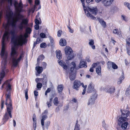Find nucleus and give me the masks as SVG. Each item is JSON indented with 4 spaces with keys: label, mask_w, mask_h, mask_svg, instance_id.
Listing matches in <instances>:
<instances>
[{
    "label": "nucleus",
    "mask_w": 130,
    "mask_h": 130,
    "mask_svg": "<svg viewBox=\"0 0 130 130\" xmlns=\"http://www.w3.org/2000/svg\"><path fill=\"white\" fill-rule=\"evenodd\" d=\"M40 47L41 48H45L46 47V45L45 43H42L40 44Z\"/></svg>",
    "instance_id": "ea45409f"
},
{
    "label": "nucleus",
    "mask_w": 130,
    "mask_h": 130,
    "mask_svg": "<svg viewBox=\"0 0 130 130\" xmlns=\"http://www.w3.org/2000/svg\"><path fill=\"white\" fill-rule=\"evenodd\" d=\"M51 91V88H48L47 90L46 91L45 93V95H47V93H48L50 92Z\"/></svg>",
    "instance_id": "a18cd8bd"
},
{
    "label": "nucleus",
    "mask_w": 130,
    "mask_h": 130,
    "mask_svg": "<svg viewBox=\"0 0 130 130\" xmlns=\"http://www.w3.org/2000/svg\"><path fill=\"white\" fill-rule=\"evenodd\" d=\"M62 31L60 30H59L57 32V36L58 37H60L61 36L62 34Z\"/></svg>",
    "instance_id": "de8ad7c7"
},
{
    "label": "nucleus",
    "mask_w": 130,
    "mask_h": 130,
    "mask_svg": "<svg viewBox=\"0 0 130 130\" xmlns=\"http://www.w3.org/2000/svg\"><path fill=\"white\" fill-rule=\"evenodd\" d=\"M3 13V12L2 11H1L0 12V19H1V18H2Z\"/></svg>",
    "instance_id": "0e129e2a"
},
{
    "label": "nucleus",
    "mask_w": 130,
    "mask_h": 130,
    "mask_svg": "<svg viewBox=\"0 0 130 130\" xmlns=\"http://www.w3.org/2000/svg\"><path fill=\"white\" fill-rule=\"evenodd\" d=\"M130 93V84L129 87L127 88L126 91V95L129 94Z\"/></svg>",
    "instance_id": "4c0bfd02"
},
{
    "label": "nucleus",
    "mask_w": 130,
    "mask_h": 130,
    "mask_svg": "<svg viewBox=\"0 0 130 130\" xmlns=\"http://www.w3.org/2000/svg\"><path fill=\"white\" fill-rule=\"evenodd\" d=\"M35 23L36 24L39 25V24H40V22L37 19H35Z\"/></svg>",
    "instance_id": "09e8293b"
},
{
    "label": "nucleus",
    "mask_w": 130,
    "mask_h": 130,
    "mask_svg": "<svg viewBox=\"0 0 130 130\" xmlns=\"http://www.w3.org/2000/svg\"><path fill=\"white\" fill-rule=\"evenodd\" d=\"M65 53L66 55H69L67 58L70 60L72 59L74 57V55L71 48L69 46H66L64 48Z\"/></svg>",
    "instance_id": "423d86ee"
},
{
    "label": "nucleus",
    "mask_w": 130,
    "mask_h": 130,
    "mask_svg": "<svg viewBox=\"0 0 130 130\" xmlns=\"http://www.w3.org/2000/svg\"><path fill=\"white\" fill-rule=\"evenodd\" d=\"M115 90V88L114 86L110 87L107 90V92L110 94L113 93Z\"/></svg>",
    "instance_id": "6ab92c4d"
},
{
    "label": "nucleus",
    "mask_w": 130,
    "mask_h": 130,
    "mask_svg": "<svg viewBox=\"0 0 130 130\" xmlns=\"http://www.w3.org/2000/svg\"><path fill=\"white\" fill-rule=\"evenodd\" d=\"M42 86V84L41 83H38L37 85V88L38 89L40 90Z\"/></svg>",
    "instance_id": "c9c22d12"
},
{
    "label": "nucleus",
    "mask_w": 130,
    "mask_h": 130,
    "mask_svg": "<svg viewBox=\"0 0 130 130\" xmlns=\"http://www.w3.org/2000/svg\"><path fill=\"white\" fill-rule=\"evenodd\" d=\"M28 34L26 32L25 33V34L24 35V36L26 38L28 36Z\"/></svg>",
    "instance_id": "338daca9"
},
{
    "label": "nucleus",
    "mask_w": 130,
    "mask_h": 130,
    "mask_svg": "<svg viewBox=\"0 0 130 130\" xmlns=\"http://www.w3.org/2000/svg\"><path fill=\"white\" fill-rule=\"evenodd\" d=\"M125 64L126 65H127L129 64L130 63V61H128L126 59L125 60Z\"/></svg>",
    "instance_id": "13d9d810"
},
{
    "label": "nucleus",
    "mask_w": 130,
    "mask_h": 130,
    "mask_svg": "<svg viewBox=\"0 0 130 130\" xmlns=\"http://www.w3.org/2000/svg\"><path fill=\"white\" fill-rule=\"evenodd\" d=\"M48 38L50 40L51 43H53L54 42V40L53 38L50 36L49 35Z\"/></svg>",
    "instance_id": "58836bf2"
},
{
    "label": "nucleus",
    "mask_w": 130,
    "mask_h": 130,
    "mask_svg": "<svg viewBox=\"0 0 130 130\" xmlns=\"http://www.w3.org/2000/svg\"><path fill=\"white\" fill-rule=\"evenodd\" d=\"M25 93V96L26 100H27L28 98V90L27 89H26L24 90Z\"/></svg>",
    "instance_id": "f704fd0d"
},
{
    "label": "nucleus",
    "mask_w": 130,
    "mask_h": 130,
    "mask_svg": "<svg viewBox=\"0 0 130 130\" xmlns=\"http://www.w3.org/2000/svg\"><path fill=\"white\" fill-rule=\"evenodd\" d=\"M96 72L99 75H101V67L100 66H99L96 68Z\"/></svg>",
    "instance_id": "a878e982"
},
{
    "label": "nucleus",
    "mask_w": 130,
    "mask_h": 130,
    "mask_svg": "<svg viewBox=\"0 0 130 130\" xmlns=\"http://www.w3.org/2000/svg\"><path fill=\"white\" fill-rule=\"evenodd\" d=\"M124 6L127 7L130 10V4L129 3L126 2L124 3Z\"/></svg>",
    "instance_id": "2f4dec72"
},
{
    "label": "nucleus",
    "mask_w": 130,
    "mask_h": 130,
    "mask_svg": "<svg viewBox=\"0 0 130 130\" xmlns=\"http://www.w3.org/2000/svg\"><path fill=\"white\" fill-rule=\"evenodd\" d=\"M88 44L89 45L94 44V41L92 39H90L89 40Z\"/></svg>",
    "instance_id": "e433bc0d"
},
{
    "label": "nucleus",
    "mask_w": 130,
    "mask_h": 130,
    "mask_svg": "<svg viewBox=\"0 0 130 130\" xmlns=\"http://www.w3.org/2000/svg\"><path fill=\"white\" fill-rule=\"evenodd\" d=\"M80 1L81 2V3L82 4V5H83V8H84V7H85V4L84 3V1L85 0H80Z\"/></svg>",
    "instance_id": "4d7b16f0"
},
{
    "label": "nucleus",
    "mask_w": 130,
    "mask_h": 130,
    "mask_svg": "<svg viewBox=\"0 0 130 130\" xmlns=\"http://www.w3.org/2000/svg\"><path fill=\"white\" fill-rule=\"evenodd\" d=\"M96 99V95L95 94L91 96L90 98L88 101L87 105L88 106H91L93 105Z\"/></svg>",
    "instance_id": "6e6552de"
},
{
    "label": "nucleus",
    "mask_w": 130,
    "mask_h": 130,
    "mask_svg": "<svg viewBox=\"0 0 130 130\" xmlns=\"http://www.w3.org/2000/svg\"><path fill=\"white\" fill-rule=\"evenodd\" d=\"M23 4L20 1L18 6H15L16 13L14 14V17H12L13 13L12 11H10L7 13L6 15L8 20L7 23L6 24L3 25L6 30L9 29V26H11L12 28H14L16 26L17 22L20 20H21V21L17 26L20 30H22L27 26L28 20L26 18L23 19V16L20 13L23 11Z\"/></svg>",
    "instance_id": "f03ea898"
},
{
    "label": "nucleus",
    "mask_w": 130,
    "mask_h": 130,
    "mask_svg": "<svg viewBox=\"0 0 130 130\" xmlns=\"http://www.w3.org/2000/svg\"><path fill=\"white\" fill-rule=\"evenodd\" d=\"M124 74L123 72L122 73V74L120 78L119 79V80L118 82L117 83L118 84H121L122 82V80L124 79Z\"/></svg>",
    "instance_id": "b1692460"
},
{
    "label": "nucleus",
    "mask_w": 130,
    "mask_h": 130,
    "mask_svg": "<svg viewBox=\"0 0 130 130\" xmlns=\"http://www.w3.org/2000/svg\"><path fill=\"white\" fill-rule=\"evenodd\" d=\"M94 90V85L92 83H90L87 89V92L88 93H91Z\"/></svg>",
    "instance_id": "f8f14e48"
},
{
    "label": "nucleus",
    "mask_w": 130,
    "mask_h": 130,
    "mask_svg": "<svg viewBox=\"0 0 130 130\" xmlns=\"http://www.w3.org/2000/svg\"><path fill=\"white\" fill-rule=\"evenodd\" d=\"M50 121H48L47 123L45 124V126H44V127H45L46 129H48V127L50 125Z\"/></svg>",
    "instance_id": "79ce46f5"
},
{
    "label": "nucleus",
    "mask_w": 130,
    "mask_h": 130,
    "mask_svg": "<svg viewBox=\"0 0 130 130\" xmlns=\"http://www.w3.org/2000/svg\"><path fill=\"white\" fill-rule=\"evenodd\" d=\"M86 64L87 63L85 61L81 60L79 66V68H82L83 67L86 68L87 67Z\"/></svg>",
    "instance_id": "2eb2a0df"
},
{
    "label": "nucleus",
    "mask_w": 130,
    "mask_h": 130,
    "mask_svg": "<svg viewBox=\"0 0 130 130\" xmlns=\"http://www.w3.org/2000/svg\"><path fill=\"white\" fill-rule=\"evenodd\" d=\"M114 1V0H95V2L97 3L102 1V4L106 7L111 6Z\"/></svg>",
    "instance_id": "0eeeda50"
},
{
    "label": "nucleus",
    "mask_w": 130,
    "mask_h": 130,
    "mask_svg": "<svg viewBox=\"0 0 130 130\" xmlns=\"http://www.w3.org/2000/svg\"><path fill=\"white\" fill-rule=\"evenodd\" d=\"M35 29L36 30H38L39 28V26L38 24H36L34 26Z\"/></svg>",
    "instance_id": "864d4df0"
},
{
    "label": "nucleus",
    "mask_w": 130,
    "mask_h": 130,
    "mask_svg": "<svg viewBox=\"0 0 130 130\" xmlns=\"http://www.w3.org/2000/svg\"><path fill=\"white\" fill-rule=\"evenodd\" d=\"M107 68L110 69H111V67L113 69H117L118 68L117 66L114 62L110 61L108 62L107 64Z\"/></svg>",
    "instance_id": "1a4fd4ad"
},
{
    "label": "nucleus",
    "mask_w": 130,
    "mask_h": 130,
    "mask_svg": "<svg viewBox=\"0 0 130 130\" xmlns=\"http://www.w3.org/2000/svg\"><path fill=\"white\" fill-rule=\"evenodd\" d=\"M40 37L42 38H46L45 34L43 33H41L40 34Z\"/></svg>",
    "instance_id": "c03bdc74"
},
{
    "label": "nucleus",
    "mask_w": 130,
    "mask_h": 130,
    "mask_svg": "<svg viewBox=\"0 0 130 130\" xmlns=\"http://www.w3.org/2000/svg\"><path fill=\"white\" fill-rule=\"evenodd\" d=\"M40 38H37L36 39V42L37 43H40Z\"/></svg>",
    "instance_id": "680f3d73"
},
{
    "label": "nucleus",
    "mask_w": 130,
    "mask_h": 130,
    "mask_svg": "<svg viewBox=\"0 0 130 130\" xmlns=\"http://www.w3.org/2000/svg\"><path fill=\"white\" fill-rule=\"evenodd\" d=\"M51 102H47V105L48 106V108L50 107L51 106Z\"/></svg>",
    "instance_id": "bf43d9fd"
},
{
    "label": "nucleus",
    "mask_w": 130,
    "mask_h": 130,
    "mask_svg": "<svg viewBox=\"0 0 130 130\" xmlns=\"http://www.w3.org/2000/svg\"><path fill=\"white\" fill-rule=\"evenodd\" d=\"M79 127L80 125L78 124V122L77 121L75 125L74 130H80Z\"/></svg>",
    "instance_id": "7c9ffc66"
},
{
    "label": "nucleus",
    "mask_w": 130,
    "mask_h": 130,
    "mask_svg": "<svg viewBox=\"0 0 130 130\" xmlns=\"http://www.w3.org/2000/svg\"><path fill=\"white\" fill-rule=\"evenodd\" d=\"M15 31L14 30H11L9 32L6 31L4 34L2 38V47L1 53V56L2 58L1 64L2 71L1 73L0 77V84L1 82L5 75L4 69L5 68V66L7 63L6 59L8 56V52L5 51V44L6 41H8L10 39V34L11 36V42L13 43L14 46L11 48V57L12 60L13 65L14 67L17 66L20 61L24 57L23 52L21 53L19 57L16 59L18 54L17 50L19 45L22 46L27 42L26 39L24 38L23 35H20L17 37H15Z\"/></svg>",
    "instance_id": "f257e3e1"
},
{
    "label": "nucleus",
    "mask_w": 130,
    "mask_h": 130,
    "mask_svg": "<svg viewBox=\"0 0 130 130\" xmlns=\"http://www.w3.org/2000/svg\"><path fill=\"white\" fill-rule=\"evenodd\" d=\"M111 40L112 41V43L115 44V43L116 42V41L114 40V39L113 38H111Z\"/></svg>",
    "instance_id": "774afa93"
},
{
    "label": "nucleus",
    "mask_w": 130,
    "mask_h": 130,
    "mask_svg": "<svg viewBox=\"0 0 130 130\" xmlns=\"http://www.w3.org/2000/svg\"><path fill=\"white\" fill-rule=\"evenodd\" d=\"M56 52L57 58L59 59H61L62 56L60 51L59 50L56 51Z\"/></svg>",
    "instance_id": "4be33fe9"
},
{
    "label": "nucleus",
    "mask_w": 130,
    "mask_h": 130,
    "mask_svg": "<svg viewBox=\"0 0 130 130\" xmlns=\"http://www.w3.org/2000/svg\"><path fill=\"white\" fill-rule=\"evenodd\" d=\"M44 58V55H40L38 57L37 59V61L38 62L40 61V60H42Z\"/></svg>",
    "instance_id": "72a5a7b5"
},
{
    "label": "nucleus",
    "mask_w": 130,
    "mask_h": 130,
    "mask_svg": "<svg viewBox=\"0 0 130 130\" xmlns=\"http://www.w3.org/2000/svg\"><path fill=\"white\" fill-rule=\"evenodd\" d=\"M91 47L94 50L95 48V47L94 44L91 45H90Z\"/></svg>",
    "instance_id": "5fc2aeb1"
},
{
    "label": "nucleus",
    "mask_w": 130,
    "mask_h": 130,
    "mask_svg": "<svg viewBox=\"0 0 130 130\" xmlns=\"http://www.w3.org/2000/svg\"><path fill=\"white\" fill-rule=\"evenodd\" d=\"M121 18L122 20L126 22H127L128 21L129 19L124 14L121 15Z\"/></svg>",
    "instance_id": "393cba45"
},
{
    "label": "nucleus",
    "mask_w": 130,
    "mask_h": 130,
    "mask_svg": "<svg viewBox=\"0 0 130 130\" xmlns=\"http://www.w3.org/2000/svg\"><path fill=\"white\" fill-rule=\"evenodd\" d=\"M113 32V34L119 35H120L121 34L120 30L118 29H114Z\"/></svg>",
    "instance_id": "cd10ccee"
},
{
    "label": "nucleus",
    "mask_w": 130,
    "mask_h": 130,
    "mask_svg": "<svg viewBox=\"0 0 130 130\" xmlns=\"http://www.w3.org/2000/svg\"><path fill=\"white\" fill-rule=\"evenodd\" d=\"M53 103L54 105L56 106H57L59 104V102L58 101L57 98L56 97L54 99Z\"/></svg>",
    "instance_id": "c756f323"
},
{
    "label": "nucleus",
    "mask_w": 130,
    "mask_h": 130,
    "mask_svg": "<svg viewBox=\"0 0 130 130\" xmlns=\"http://www.w3.org/2000/svg\"><path fill=\"white\" fill-rule=\"evenodd\" d=\"M76 73V71L74 72H70L69 78L70 80H73L75 79Z\"/></svg>",
    "instance_id": "4468645a"
},
{
    "label": "nucleus",
    "mask_w": 130,
    "mask_h": 130,
    "mask_svg": "<svg viewBox=\"0 0 130 130\" xmlns=\"http://www.w3.org/2000/svg\"><path fill=\"white\" fill-rule=\"evenodd\" d=\"M70 72H74L76 71V70H75L77 69V68L76 67V64L74 62H72L70 64Z\"/></svg>",
    "instance_id": "9b49d317"
},
{
    "label": "nucleus",
    "mask_w": 130,
    "mask_h": 130,
    "mask_svg": "<svg viewBox=\"0 0 130 130\" xmlns=\"http://www.w3.org/2000/svg\"><path fill=\"white\" fill-rule=\"evenodd\" d=\"M34 93L35 96H37L38 95V92L37 91H34Z\"/></svg>",
    "instance_id": "6e6d98bb"
},
{
    "label": "nucleus",
    "mask_w": 130,
    "mask_h": 130,
    "mask_svg": "<svg viewBox=\"0 0 130 130\" xmlns=\"http://www.w3.org/2000/svg\"><path fill=\"white\" fill-rule=\"evenodd\" d=\"M119 91L120 90H118L116 93L115 96L117 98L118 97L119 95Z\"/></svg>",
    "instance_id": "3c124183"
},
{
    "label": "nucleus",
    "mask_w": 130,
    "mask_h": 130,
    "mask_svg": "<svg viewBox=\"0 0 130 130\" xmlns=\"http://www.w3.org/2000/svg\"><path fill=\"white\" fill-rule=\"evenodd\" d=\"M127 51V53L130 56V46H126Z\"/></svg>",
    "instance_id": "473e14b6"
},
{
    "label": "nucleus",
    "mask_w": 130,
    "mask_h": 130,
    "mask_svg": "<svg viewBox=\"0 0 130 130\" xmlns=\"http://www.w3.org/2000/svg\"><path fill=\"white\" fill-rule=\"evenodd\" d=\"M35 70L39 74H40L42 72L43 69L42 67L37 66L35 68Z\"/></svg>",
    "instance_id": "5701e85b"
},
{
    "label": "nucleus",
    "mask_w": 130,
    "mask_h": 130,
    "mask_svg": "<svg viewBox=\"0 0 130 130\" xmlns=\"http://www.w3.org/2000/svg\"><path fill=\"white\" fill-rule=\"evenodd\" d=\"M67 27L68 28L69 30V31L71 33H73L74 32V30L73 29H72L70 27V26H67Z\"/></svg>",
    "instance_id": "8fccbe9b"
},
{
    "label": "nucleus",
    "mask_w": 130,
    "mask_h": 130,
    "mask_svg": "<svg viewBox=\"0 0 130 130\" xmlns=\"http://www.w3.org/2000/svg\"><path fill=\"white\" fill-rule=\"evenodd\" d=\"M42 67H43V69H45L47 66V64L45 62H43L42 63Z\"/></svg>",
    "instance_id": "a19ab883"
},
{
    "label": "nucleus",
    "mask_w": 130,
    "mask_h": 130,
    "mask_svg": "<svg viewBox=\"0 0 130 130\" xmlns=\"http://www.w3.org/2000/svg\"><path fill=\"white\" fill-rule=\"evenodd\" d=\"M59 44L61 46H66L67 44V42L65 39L62 38L59 41Z\"/></svg>",
    "instance_id": "aec40b11"
},
{
    "label": "nucleus",
    "mask_w": 130,
    "mask_h": 130,
    "mask_svg": "<svg viewBox=\"0 0 130 130\" xmlns=\"http://www.w3.org/2000/svg\"><path fill=\"white\" fill-rule=\"evenodd\" d=\"M99 21L101 25L104 28H105L106 26L105 22L102 19H99Z\"/></svg>",
    "instance_id": "bb28decb"
},
{
    "label": "nucleus",
    "mask_w": 130,
    "mask_h": 130,
    "mask_svg": "<svg viewBox=\"0 0 130 130\" xmlns=\"http://www.w3.org/2000/svg\"><path fill=\"white\" fill-rule=\"evenodd\" d=\"M97 65V63H94L92 64V67L93 68H95Z\"/></svg>",
    "instance_id": "603ef678"
},
{
    "label": "nucleus",
    "mask_w": 130,
    "mask_h": 130,
    "mask_svg": "<svg viewBox=\"0 0 130 130\" xmlns=\"http://www.w3.org/2000/svg\"><path fill=\"white\" fill-rule=\"evenodd\" d=\"M93 0H86V2L88 3H90V2H93Z\"/></svg>",
    "instance_id": "052dcab7"
},
{
    "label": "nucleus",
    "mask_w": 130,
    "mask_h": 130,
    "mask_svg": "<svg viewBox=\"0 0 130 130\" xmlns=\"http://www.w3.org/2000/svg\"><path fill=\"white\" fill-rule=\"evenodd\" d=\"M47 118V116L46 115H43L42 116V119L41 120V123L42 125V128L43 130L44 129V121Z\"/></svg>",
    "instance_id": "f3484780"
},
{
    "label": "nucleus",
    "mask_w": 130,
    "mask_h": 130,
    "mask_svg": "<svg viewBox=\"0 0 130 130\" xmlns=\"http://www.w3.org/2000/svg\"><path fill=\"white\" fill-rule=\"evenodd\" d=\"M81 85V83L80 81L76 80L74 83L73 88L76 90H78L79 89V88L80 86Z\"/></svg>",
    "instance_id": "9d476101"
},
{
    "label": "nucleus",
    "mask_w": 130,
    "mask_h": 130,
    "mask_svg": "<svg viewBox=\"0 0 130 130\" xmlns=\"http://www.w3.org/2000/svg\"><path fill=\"white\" fill-rule=\"evenodd\" d=\"M63 86L61 85H58V90L59 93H61L63 89Z\"/></svg>",
    "instance_id": "c85d7f7f"
},
{
    "label": "nucleus",
    "mask_w": 130,
    "mask_h": 130,
    "mask_svg": "<svg viewBox=\"0 0 130 130\" xmlns=\"http://www.w3.org/2000/svg\"><path fill=\"white\" fill-rule=\"evenodd\" d=\"M11 80V79L7 80L2 86V88L4 85H6L7 90L5 102V104L6 106V109L3 119V124L4 123L8 121L9 117L11 118L12 117L11 113L13 109V108L12 106V101L10 97V91L11 90V85L10 84Z\"/></svg>",
    "instance_id": "7ed1b4c3"
},
{
    "label": "nucleus",
    "mask_w": 130,
    "mask_h": 130,
    "mask_svg": "<svg viewBox=\"0 0 130 130\" xmlns=\"http://www.w3.org/2000/svg\"><path fill=\"white\" fill-rule=\"evenodd\" d=\"M48 113V111L47 110H45L44 111V112L42 114V115H46L47 113Z\"/></svg>",
    "instance_id": "e2e57ef3"
},
{
    "label": "nucleus",
    "mask_w": 130,
    "mask_h": 130,
    "mask_svg": "<svg viewBox=\"0 0 130 130\" xmlns=\"http://www.w3.org/2000/svg\"><path fill=\"white\" fill-rule=\"evenodd\" d=\"M72 101L73 102L76 103L77 102V101L76 99H74L72 100Z\"/></svg>",
    "instance_id": "69168bd1"
},
{
    "label": "nucleus",
    "mask_w": 130,
    "mask_h": 130,
    "mask_svg": "<svg viewBox=\"0 0 130 130\" xmlns=\"http://www.w3.org/2000/svg\"><path fill=\"white\" fill-rule=\"evenodd\" d=\"M84 10L85 14L87 17L91 19L95 20L96 18L94 15H96L97 13L98 10L96 7H84Z\"/></svg>",
    "instance_id": "20e7f679"
},
{
    "label": "nucleus",
    "mask_w": 130,
    "mask_h": 130,
    "mask_svg": "<svg viewBox=\"0 0 130 130\" xmlns=\"http://www.w3.org/2000/svg\"><path fill=\"white\" fill-rule=\"evenodd\" d=\"M39 6L38 8V10L40 9L41 8V5H40V1L39 0H35V4L34 7V9L35 10L37 8V6Z\"/></svg>",
    "instance_id": "a211bd4d"
},
{
    "label": "nucleus",
    "mask_w": 130,
    "mask_h": 130,
    "mask_svg": "<svg viewBox=\"0 0 130 130\" xmlns=\"http://www.w3.org/2000/svg\"><path fill=\"white\" fill-rule=\"evenodd\" d=\"M4 101L2 100L1 103V109L2 110L4 107Z\"/></svg>",
    "instance_id": "49530a36"
},
{
    "label": "nucleus",
    "mask_w": 130,
    "mask_h": 130,
    "mask_svg": "<svg viewBox=\"0 0 130 130\" xmlns=\"http://www.w3.org/2000/svg\"><path fill=\"white\" fill-rule=\"evenodd\" d=\"M31 31V29L29 27H28L26 29V32L27 33H28V34H30Z\"/></svg>",
    "instance_id": "37998d69"
},
{
    "label": "nucleus",
    "mask_w": 130,
    "mask_h": 130,
    "mask_svg": "<svg viewBox=\"0 0 130 130\" xmlns=\"http://www.w3.org/2000/svg\"><path fill=\"white\" fill-rule=\"evenodd\" d=\"M58 62L61 66L64 69L66 70L68 69V66L66 65L65 63L63 61L59 60L58 61Z\"/></svg>",
    "instance_id": "ddd939ff"
},
{
    "label": "nucleus",
    "mask_w": 130,
    "mask_h": 130,
    "mask_svg": "<svg viewBox=\"0 0 130 130\" xmlns=\"http://www.w3.org/2000/svg\"><path fill=\"white\" fill-rule=\"evenodd\" d=\"M122 115L118 119V125H120L122 123L126 122L127 120V117L129 115V111L128 110H121Z\"/></svg>",
    "instance_id": "39448f33"
},
{
    "label": "nucleus",
    "mask_w": 130,
    "mask_h": 130,
    "mask_svg": "<svg viewBox=\"0 0 130 130\" xmlns=\"http://www.w3.org/2000/svg\"><path fill=\"white\" fill-rule=\"evenodd\" d=\"M32 120L33 122V126L34 130H36V128L37 119L36 116L35 114L33 115Z\"/></svg>",
    "instance_id": "dca6fc26"
},
{
    "label": "nucleus",
    "mask_w": 130,
    "mask_h": 130,
    "mask_svg": "<svg viewBox=\"0 0 130 130\" xmlns=\"http://www.w3.org/2000/svg\"><path fill=\"white\" fill-rule=\"evenodd\" d=\"M128 123L126 121L122 123L120 125H118L119 126H121L122 128L123 129H125L127 127Z\"/></svg>",
    "instance_id": "412c9836"
}]
</instances>
